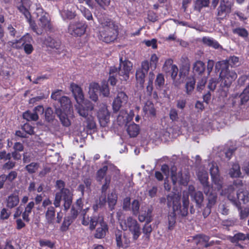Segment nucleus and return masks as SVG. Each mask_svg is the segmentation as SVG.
<instances>
[{"mask_svg":"<svg viewBox=\"0 0 249 249\" xmlns=\"http://www.w3.org/2000/svg\"><path fill=\"white\" fill-rule=\"evenodd\" d=\"M61 16L64 19H72L75 16L76 14L75 12L69 10H62L61 13Z\"/></svg>","mask_w":249,"mask_h":249,"instance_id":"obj_47","label":"nucleus"},{"mask_svg":"<svg viewBox=\"0 0 249 249\" xmlns=\"http://www.w3.org/2000/svg\"><path fill=\"white\" fill-rule=\"evenodd\" d=\"M155 79V74L153 71H150L148 75V81L146 86V90L149 95H151L153 90V80Z\"/></svg>","mask_w":249,"mask_h":249,"instance_id":"obj_41","label":"nucleus"},{"mask_svg":"<svg viewBox=\"0 0 249 249\" xmlns=\"http://www.w3.org/2000/svg\"><path fill=\"white\" fill-rule=\"evenodd\" d=\"M108 231V227L107 223L102 219L99 222V226L97 227L95 233L94 234V237L97 239L104 238L107 232Z\"/></svg>","mask_w":249,"mask_h":249,"instance_id":"obj_20","label":"nucleus"},{"mask_svg":"<svg viewBox=\"0 0 249 249\" xmlns=\"http://www.w3.org/2000/svg\"><path fill=\"white\" fill-rule=\"evenodd\" d=\"M45 117L46 120L49 122L53 120L54 116L53 115V110L51 107H48L46 109L45 112Z\"/></svg>","mask_w":249,"mask_h":249,"instance_id":"obj_57","label":"nucleus"},{"mask_svg":"<svg viewBox=\"0 0 249 249\" xmlns=\"http://www.w3.org/2000/svg\"><path fill=\"white\" fill-rule=\"evenodd\" d=\"M210 4V0H196L195 3V9L200 11L203 7H208Z\"/></svg>","mask_w":249,"mask_h":249,"instance_id":"obj_43","label":"nucleus"},{"mask_svg":"<svg viewBox=\"0 0 249 249\" xmlns=\"http://www.w3.org/2000/svg\"><path fill=\"white\" fill-rule=\"evenodd\" d=\"M18 203L19 198L18 196L12 194L7 199L6 206L7 207L11 209L17 206Z\"/></svg>","mask_w":249,"mask_h":249,"instance_id":"obj_33","label":"nucleus"},{"mask_svg":"<svg viewBox=\"0 0 249 249\" xmlns=\"http://www.w3.org/2000/svg\"><path fill=\"white\" fill-rule=\"evenodd\" d=\"M193 69L195 74L201 75L205 70V64L202 61L197 60L193 64Z\"/></svg>","mask_w":249,"mask_h":249,"instance_id":"obj_29","label":"nucleus"},{"mask_svg":"<svg viewBox=\"0 0 249 249\" xmlns=\"http://www.w3.org/2000/svg\"><path fill=\"white\" fill-rule=\"evenodd\" d=\"M213 184L214 185L213 191L217 194V192L220 191L223 186V179L220 176L212 178Z\"/></svg>","mask_w":249,"mask_h":249,"instance_id":"obj_36","label":"nucleus"},{"mask_svg":"<svg viewBox=\"0 0 249 249\" xmlns=\"http://www.w3.org/2000/svg\"><path fill=\"white\" fill-rule=\"evenodd\" d=\"M87 27L84 22H71L68 28V33L74 36H81L85 33Z\"/></svg>","mask_w":249,"mask_h":249,"instance_id":"obj_5","label":"nucleus"},{"mask_svg":"<svg viewBox=\"0 0 249 249\" xmlns=\"http://www.w3.org/2000/svg\"><path fill=\"white\" fill-rule=\"evenodd\" d=\"M132 234V238L133 240H137L141 234L140 226H138L135 228H134L130 231Z\"/></svg>","mask_w":249,"mask_h":249,"instance_id":"obj_54","label":"nucleus"},{"mask_svg":"<svg viewBox=\"0 0 249 249\" xmlns=\"http://www.w3.org/2000/svg\"><path fill=\"white\" fill-rule=\"evenodd\" d=\"M229 175L231 178H238L241 175L240 167L238 163H233L230 169Z\"/></svg>","mask_w":249,"mask_h":249,"instance_id":"obj_37","label":"nucleus"},{"mask_svg":"<svg viewBox=\"0 0 249 249\" xmlns=\"http://www.w3.org/2000/svg\"><path fill=\"white\" fill-rule=\"evenodd\" d=\"M11 214V213L6 208H3L0 211V219L4 220L9 218Z\"/></svg>","mask_w":249,"mask_h":249,"instance_id":"obj_64","label":"nucleus"},{"mask_svg":"<svg viewBox=\"0 0 249 249\" xmlns=\"http://www.w3.org/2000/svg\"><path fill=\"white\" fill-rule=\"evenodd\" d=\"M132 68V63L128 60H123L122 57L120 58V64L118 68V73L120 76L123 77L122 80L126 81L129 77L130 71Z\"/></svg>","mask_w":249,"mask_h":249,"instance_id":"obj_6","label":"nucleus"},{"mask_svg":"<svg viewBox=\"0 0 249 249\" xmlns=\"http://www.w3.org/2000/svg\"><path fill=\"white\" fill-rule=\"evenodd\" d=\"M29 42H26L23 45L24 51L26 54H30L32 53L34 51V48L33 45L31 44V42L33 41V38L31 37V39L29 40Z\"/></svg>","mask_w":249,"mask_h":249,"instance_id":"obj_50","label":"nucleus"},{"mask_svg":"<svg viewBox=\"0 0 249 249\" xmlns=\"http://www.w3.org/2000/svg\"><path fill=\"white\" fill-rule=\"evenodd\" d=\"M248 101H249V88H246L239 95L236 94L234 95L232 105L233 107L236 105L240 107L245 104Z\"/></svg>","mask_w":249,"mask_h":249,"instance_id":"obj_13","label":"nucleus"},{"mask_svg":"<svg viewBox=\"0 0 249 249\" xmlns=\"http://www.w3.org/2000/svg\"><path fill=\"white\" fill-rule=\"evenodd\" d=\"M206 196H207L208 203L202 212L204 218H206L210 214L211 209L215 205L217 200L216 194H211V195Z\"/></svg>","mask_w":249,"mask_h":249,"instance_id":"obj_17","label":"nucleus"},{"mask_svg":"<svg viewBox=\"0 0 249 249\" xmlns=\"http://www.w3.org/2000/svg\"><path fill=\"white\" fill-rule=\"evenodd\" d=\"M211 178L220 176L218 167L215 164H212L210 169Z\"/></svg>","mask_w":249,"mask_h":249,"instance_id":"obj_53","label":"nucleus"},{"mask_svg":"<svg viewBox=\"0 0 249 249\" xmlns=\"http://www.w3.org/2000/svg\"><path fill=\"white\" fill-rule=\"evenodd\" d=\"M196 80L194 77H189L185 84L186 93L188 95L192 94L195 89Z\"/></svg>","mask_w":249,"mask_h":249,"instance_id":"obj_35","label":"nucleus"},{"mask_svg":"<svg viewBox=\"0 0 249 249\" xmlns=\"http://www.w3.org/2000/svg\"><path fill=\"white\" fill-rule=\"evenodd\" d=\"M23 118L28 121H37L38 119V116L37 112H32L29 110H27L23 114Z\"/></svg>","mask_w":249,"mask_h":249,"instance_id":"obj_42","label":"nucleus"},{"mask_svg":"<svg viewBox=\"0 0 249 249\" xmlns=\"http://www.w3.org/2000/svg\"><path fill=\"white\" fill-rule=\"evenodd\" d=\"M100 86L99 84L93 82L90 84L89 93H93V92H99L100 91Z\"/></svg>","mask_w":249,"mask_h":249,"instance_id":"obj_62","label":"nucleus"},{"mask_svg":"<svg viewBox=\"0 0 249 249\" xmlns=\"http://www.w3.org/2000/svg\"><path fill=\"white\" fill-rule=\"evenodd\" d=\"M245 239H246V235L243 233L238 232L231 237V241L232 243H237L240 241H244Z\"/></svg>","mask_w":249,"mask_h":249,"instance_id":"obj_52","label":"nucleus"},{"mask_svg":"<svg viewBox=\"0 0 249 249\" xmlns=\"http://www.w3.org/2000/svg\"><path fill=\"white\" fill-rule=\"evenodd\" d=\"M41 247H48L50 249H53L55 246V243L49 240H40L39 241Z\"/></svg>","mask_w":249,"mask_h":249,"instance_id":"obj_59","label":"nucleus"},{"mask_svg":"<svg viewBox=\"0 0 249 249\" xmlns=\"http://www.w3.org/2000/svg\"><path fill=\"white\" fill-rule=\"evenodd\" d=\"M97 116L101 125L105 126L109 121L110 113L107 107H103L97 112Z\"/></svg>","mask_w":249,"mask_h":249,"instance_id":"obj_15","label":"nucleus"},{"mask_svg":"<svg viewBox=\"0 0 249 249\" xmlns=\"http://www.w3.org/2000/svg\"><path fill=\"white\" fill-rule=\"evenodd\" d=\"M167 204L168 207H173L177 205L178 211L181 217H185L188 214V206L189 200L188 197L184 198L183 200V205L181 206L180 202V198L176 196L175 194H169L167 196Z\"/></svg>","mask_w":249,"mask_h":249,"instance_id":"obj_4","label":"nucleus"},{"mask_svg":"<svg viewBox=\"0 0 249 249\" xmlns=\"http://www.w3.org/2000/svg\"><path fill=\"white\" fill-rule=\"evenodd\" d=\"M128 97L125 92L119 91L112 103V109L115 113L118 112L121 108L124 106L128 102Z\"/></svg>","mask_w":249,"mask_h":249,"instance_id":"obj_7","label":"nucleus"},{"mask_svg":"<svg viewBox=\"0 0 249 249\" xmlns=\"http://www.w3.org/2000/svg\"><path fill=\"white\" fill-rule=\"evenodd\" d=\"M107 170L108 166L107 165H105L97 171L96 173V178L98 181H101L104 178L106 175Z\"/></svg>","mask_w":249,"mask_h":249,"instance_id":"obj_44","label":"nucleus"},{"mask_svg":"<svg viewBox=\"0 0 249 249\" xmlns=\"http://www.w3.org/2000/svg\"><path fill=\"white\" fill-rule=\"evenodd\" d=\"M147 73H145L143 70H137L136 72V78L140 85H143L145 81V77Z\"/></svg>","mask_w":249,"mask_h":249,"instance_id":"obj_45","label":"nucleus"},{"mask_svg":"<svg viewBox=\"0 0 249 249\" xmlns=\"http://www.w3.org/2000/svg\"><path fill=\"white\" fill-rule=\"evenodd\" d=\"M165 83L164 76L162 73H159L155 80V86L157 89L160 90Z\"/></svg>","mask_w":249,"mask_h":249,"instance_id":"obj_38","label":"nucleus"},{"mask_svg":"<svg viewBox=\"0 0 249 249\" xmlns=\"http://www.w3.org/2000/svg\"><path fill=\"white\" fill-rule=\"evenodd\" d=\"M222 61H228L229 65L238 66L239 65V57L234 55L230 56L228 60H222Z\"/></svg>","mask_w":249,"mask_h":249,"instance_id":"obj_60","label":"nucleus"},{"mask_svg":"<svg viewBox=\"0 0 249 249\" xmlns=\"http://www.w3.org/2000/svg\"><path fill=\"white\" fill-rule=\"evenodd\" d=\"M191 196L192 197V200L194 201L196 205L200 208L204 200L203 193L200 191L194 192L190 193Z\"/></svg>","mask_w":249,"mask_h":249,"instance_id":"obj_30","label":"nucleus"},{"mask_svg":"<svg viewBox=\"0 0 249 249\" xmlns=\"http://www.w3.org/2000/svg\"><path fill=\"white\" fill-rule=\"evenodd\" d=\"M65 183L62 180H57L56 182V187L60 189V191L57 192L55 195L53 205L57 208L60 206L62 200L64 201V210H69L71 205L72 197L69 189L65 188Z\"/></svg>","mask_w":249,"mask_h":249,"instance_id":"obj_2","label":"nucleus"},{"mask_svg":"<svg viewBox=\"0 0 249 249\" xmlns=\"http://www.w3.org/2000/svg\"><path fill=\"white\" fill-rule=\"evenodd\" d=\"M44 43L47 47L58 50L60 48L61 41L58 37L48 36L45 38Z\"/></svg>","mask_w":249,"mask_h":249,"instance_id":"obj_21","label":"nucleus"},{"mask_svg":"<svg viewBox=\"0 0 249 249\" xmlns=\"http://www.w3.org/2000/svg\"><path fill=\"white\" fill-rule=\"evenodd\" d=\"M178 207L175 205L173 207V211L169 212L167 216L168 229L170 231L173 230L176 223V217L178 215L179 217H181L178 211Z\"/></svg>","mask_w":249,"mask_h":249,"instance_id":"obj_16","label":"nucleus"},{"mask_svg":"<svg viewBox=\"0 0 249 249\" xmlns=\"http://www.w3.org/2000/svg\"><path fill=\"white\" fill-rule=\"evenodd\" d=\"M78 105L76 106V109L79 114L86 119L91 115L90 112L93 109V105L89 102H86L84 104L77 103Z\"/></svg>","mask_w":249,"mask_h":249,"instance_id":"obj_12","label":"nucleus"},{"mask_svg":"<svg viewBox=\"0 0 249 249\" xmlns=\"http://www.w3.org/2000/svg\"><path fill=\"white\" fill-rule=\"evenodd\" d=\"M30 0H21L20 5L18 6V10L24 16L27 20H30L32 18L31 13L26 8V6L30 5Z\"/></svg>","mask_w":249,"mask_h":249,"instance_id":"obj_23","label":"nucleus"},{"mask_svg":"<svg viewBox=\"0 0 249 249\" xmlns=\"http://www.w3.org/2000/svg\"><path fill=\"white\" fill-rule=\"evenodd\" d=\"M115 237L116 244L118 247L124 249L128 247L130 243L129 240L122 231L119 230L116 231Z\"/></svg>","mask_w":249,"mask_h":249,"instance_id":"obj_14","label":"nucleus"},{"mask_svg":"<svg viewBox=\"0 0 249 249\" xmlns=\"http://www.w3.org/2000/svg\"><path fill=\"white\" fill-rule=\"evenodd\" d=\"M118 75H119V74L118 73V70L117 67L114 66L110 67L108 82L111 86H114L116 85L118 81Z\"/></svg>","mask_w":249,"mask_h":249,"instance_id":"obj_24","label":"nucleus"},{"mask_svg":"<svg viewBox=\"0 0 249 249\" xmlns=\"http://www.w3.org/2000/svg\"><path fill=\"white\" fill-rule=\"evenodd\" d=\"M39 167V164L37 162H31L27 165L25 168L29 174H33L36 172Z\"/></svg>","mask_w":249,"mask_h":249,"instance_id":"obj_46","label":"nucleus"},{"mask_svg":"<svg viewBox=\"0 0 249 249\" xmlns=\"http://www.w3.org/2000/svg\"><path fill=\"white\" fill-rule=\"evenodd\" d=\"M202 41L204 44L207 45L209 47H213L215 49L222 48L221 46L219 44L217 41L214 39L208 37H204L202 38Z\"/></svg>","mask_w":249,"mask_h":249,"instance_id":"obj_32","label":"nucleus"},{"mask_svg":"<svg viewBox=\"0 0 249 249\" xmlns=\"http://www.w3.org/2000/svg\"><path fill=\"white\" fill-rule=\"evenodd\" d=\"M215 69L220 71L219 77L223 88H229L237 77V73L229 69L228 61H218L215 65Z\"/></svg>","mask_w":249,"mask_h":249,"instance_id":"obj_3","label":"nucleus"},{"mask_svg":"<svg viewBox=\"0 0 249 249\" xmlns=\"http://www.w3.org/2000/svg\"><path fill=\"white\" fill-rule=\"evenodd\" d=\"M117 196L114 193H111L108 195L107 196V202L109 207L111 210H112L114 208L117 201Z\"/></svg>","mask_w":249,"mask_h":249,"instance_id":"obj_40","label":"nucleus"},{"mask_svg":"<svg viewBox=\"0 0 249 249\" xmlns=\"http://www.w3.org/2000/svg\"><path fill=\"white\" fill-rule=\"evenodd\" d=\"M58 103L60 105V112H69L72 108V104L70 99L66 96H62L59 99Z\"/></svg>","mask_w":249,"mask_h":249,"instance_id":"obj_22","label":"nucleus"},{"mask_svg":"<svg viewBox=\"0 0 249 249\" xmlns=\"http://www.w3.org/2000/svg\"><path fill=\"white\" fill-rule=\"evenodd\" d=\"M89 208H86L83 210L82 213H81L83 216L82 223L84 226L89 225V229L90 230L92 231L95 229L99 220V216L96 213H93V215L89 218V216L86 214Z\"/></svg>","mask_w":249,"mask_h":249,"instance_id":"obj_11","label":"nucleus"},{"mask_svg":"<svg viewBox=\"0 0 249 249\" xmlns=\"http://www.w3.org/2000/svg\"><path fill=\"white\" fill-rule=\"evenodd\" d=\"M68 112H61L59 115L60 120L62 124L65 126H69L71 125V122L68 119L67 113Z\"/></svg>","mask_w":249,"mask_h":249,"instance_id":"obj_48","label":"nucleus"},{"mask_svg":"<svg viewBox=\"0 0 249 249\" xmlns=\"http://www.w3.org/2000/svg\"><path fill=\"white\" fill-rule=\"evenodd\" d=\"M231 10V6L230 2L229 1L221 0L217 9V19L220 20L225 19L230 14Z\"/></svg>","mask_w":249,"mask_h":249,"instance_id":"obj_9","label":"nucleus"},{"mask_svg":"<svg viewBox=\"0 0 249 249\" xmlns=\"http://www.w3.org/2000/svg\"><path fill=\"white\" fill-rule=\"evenodd\" d=\"M190 69V66H180L179 73L180 77L184 78L188 75Z\"/></svg>","mask_w":249,"mask_h":249,"instance_id":"obj_61","label":"nucleus"},{"mask_svg":"<svg viewBox=\"0 0 249 249\" xmlns=\"http://www.w3.org/2000/svg\"><path fill=\"white\" fill-rule=\"evenodd\" d=\"M140 204L139 201L137 199H135L133 201L131 205L132 211L133 214L135 215H137L139 212Z\"/></svg>","mask_w":249,"mask_h":249,"instance_id":"obj_58","label":"nucleus"},{"mask_svg":"<svg viewBox=\"0 0 249 249\" xmlns=\"http://www.w3.org/2000/svg\"><path fill=\"white\" fill-rule=\"evenodd\" d=\"M232 33L234 35H237L238 36L242 38L245 41H247L249 38V33L248 31L245 28L242 27H238L232 29Z\"/></svg>","mask_w":249,"mask_h":249,"instance_id":"obj_27","label":"nucleus"},{"mask_svg":"<svg viewBox=\"0 0 249 249\" xmlns=\"http://www.w3.org/2000/svg\"><path fill=\"white\" fill-rule=\"evenodd\" d=\"M182 173L179 172L177 173L176 172L172 171L171 173V179L174 185H175L177 182H180L181 183V179L182 178Z\"/></svg>","mask_w":249,"mask_h":249,"instance_id":"obj_49","label":"nucleus"},{"mask_svg":"<svg viewBox=\"0 0 249 249\" xmlns=\"http://www.w3.org/2000/svg\"><path fill=\"white\" fill-rule=\"evenodd\" d=\"M151 221V217H149V219H147V223L144 225L142 229V232L143 233V238L145 237V239L148 241L150 240L151 233L153 231L151 225L149 224Z\"/></svg>","mask_w":249,"mask_h":249,"instance_id":"obj_25","label":"nucleus"},{"mask_svg":"<svg viewBox=\"0 0 249 249\" xmlns=\"http://www.w3.org/2000/svg\"><path fill=\"white\" fill-rule=\"evenodd\" d=\"M198 178L203 187V190L206 196L211 195V194H216L213 191V187L209 184L208 179L209 176L207 173L199 172L197 175Z\"/></svg>","mask_w":249,"mask_h":249,"instance_id":"obj_8","label":"nucleus"},{"mask_svg":"<svg viewBox=\"0 0 249 249\" xmlns=\"http://www.w3.org/2000/svg\"><path fill=\"white\" fill-rule=\"evenodd\" d=\"M125 224L126 225V229H124V230H126L128 228L129 231L140 225L137 221L131 216H129L127 218Z\"/></svg>","mask_w":249,"mask_h":249,"instance_id":"obj_39","label":"nucleus"},{"mask_svg":"<svg viewBox=\"0 0 249 249\" xmlns=\"http://www.w3.org/2000/svg\"><path fill=\"white\" fill-rule=\"evenodd\" d=\"M31 39V36L27 34L26 35L23 36L18 40H15L14 41H9L7 43V45L11 48L19 49L22 48L23 45L26 42H29L30 40Z\"/></svg>","mask_w":249,"mask_h":249,"instance_id":"obj_18","label":"nucleus"},{"mask_svg":"<svg viewBox=\"0 0 249 249\" xmlns=\"http://www.w3.org/2000/svg\"><path fill=\"white\" fill-rule=\"evenodd\" d=\"M71 90L77 103H82L84 99V95L82 89L78 85L72 83L70 85Z\"/></svg>","mask_w":249,"mask_h":249,"instance_id":"obj_19","label":"nucleus"},{"mask_svg":"<svg viewBox=\"0 0 249 249\" xmlns=\"http://www.w3.org/2000/svg\"><path fill=\"white\" fill-rule=\"evenodd\" d=\"M22 130L26 134L30 135L33 134L34 133V128L29 124H25L22 127Z\"/></svg>","mask_w":249,"mask_h":249,"instance_id":"obj_63","label":"nucleus"},{"mask_svg":"<svg viewBox=\"0 0 249 249\" xmlns=\"http://www.w3.org/2000/svg\"><path fill=\"white\" fill-rule=\"evenodd\" d=\"M72 220L70 218V217H67V218H64V220L62 224V225L60 227V230L62 231H65L68 230L69 229V227L71 225L72 222Z\"/></svg>","mask_w":249,"mask_h":249,"instance_id":"obj_56","label":"nucleus"},{"mask_svg":"<svg viewBox=\"0 0 249 249\" xmlns=\"http://www.w3.org/2000/svg\"><path fill=\"white\" fill-rule=\"evenodd\" d=\"M143 109L144 112L146 114H148L153 116L156 115V111L154 107V105L150 101H147L145 103Z\"/></svg>","mask_w":249,"mask_h":249,"instance_id":"obj_34","label":"nucleus"},{"mask_svg":"<svg viewBox=\"0 0 249 249\" xmlns=\"http://www.w3.org/2000/svg\"><path fill=\"white\" fill-rule=\"evenodd\" d=\"M236 196L238 201V205H240L241 202H242L243 204H247L249 202V193L247 191H240L239 190L237 192ZM236 203L237 202H235L236 204Z\"/></svg>","mask_w":249,"mask_h":249,"instance_id":"obj_26","label":"nucleus"},{"mask_svg":"<svg viewBox=\"0 0 249 249\" xmlns=\"http://www.w3.org/2000/svg\"><path fill=\"white\" fill-rule=\"evenodd\" d=\"M55 217V210L54 207L50 206L48 208L45 213V217L48 224L53 223Z\"/></svg>","mask_w":249,"mask_h":249,"instance_id":"obj_28","label":"nucleus"},{"mask_svg":"<svg viewBox=\"0 0 249 249\" xmlns=\"http://www.w3.org/2000/svg\"><path fill=\"white\" fill-rule=\"evenodd\" d=\"M99 22L102 25L103 30L100 32L101 39L109 43L113 42L118 35V26L110 18L100 19Z\"/></svg>","mask_w":249,"mask_h":249,"instance_id":"obj_1","label":"nucleus"},{"mask_svg":"<svg viewBox=\"0 0 249 249\" xmlns=\"http://www.w3.org/2000/svg\"><path fill=\"white\" fill-rule=\"evenodd\" d=\"M126 131L130 137H135L139 133L140 127L139 125L132 123L128 125Z\"/></svg>","mask_w":249,"mask_h":249,"instance_id":"obj_31","label":"nucleus"},{"mask_svg":"<svg viewBox=\"0 0 249 249\" xmlns=\"http://www.w3.org/2000/svg\"><path fill=\"white\" fill-rule=\"evenodd\" d=\"M36 11L37 17H39V15H40V18H39V25L44 29L51 31L52 25L48 14L44 12L42 8H37Z\"/></svg>","mask_w":249,"mask_h":249,"instance_id":"obj_10","label":"nucleus"},{"mask_svg":"<svg viewBox=\"0 0 249 249\" xmlns=\"http://www.w3.org/2000/svg\"><path fill=\"white\" fill-rule=\"evenodd\" d=\"M236 206L238 208L240 211V217L241 219L246 218L249 215V207H246L243 209L241 208L240 205L236 203Z\"/></svg>","mask_w":249,"mask_h":249,"instance_id":"obj_51","label":"nucleus"},{"mask_svg":"<svg viewBox=\"0 0 249 249\" xmlns=\"http://www.w3.org/2000/svg\"><path fill=\"white\" fill-rule=\"evenodd\" d=\"M100 92L105 97H108L110 94V91L108 84L105 82L103 83L100 89Z\"/></svg>","mask_w":249,"mask_h":249,"instance_id":"obj_55","label":"nucleus"}]
</instances>
